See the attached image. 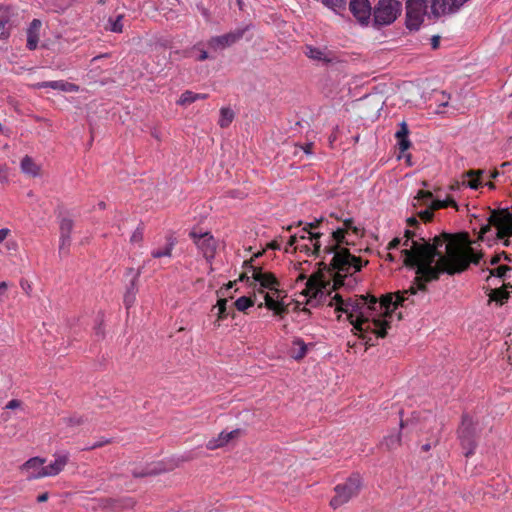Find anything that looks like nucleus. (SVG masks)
Here are the masks:
<instances>
[{"label": "nucleus", "mask_w": 512, "mask_h": 512, "mask_svg": "<svg viewBox=\"0 0 512 512\" xmlns=\"http://www.w3.org/2000/svg\"><path fill=\"white\" fill-rule=\"evenodd\" d=\"M164 471H166L164 466L161 463H157L155 465H147L141 469L135 468L132 470V475L135 478H141L147 476H155Z\"/></svg>", "instance_id": "24"}, {"label": "nucleus", "mask_w": 512, "mask_h": 512, "mask_svg": "<svg viewBox=\"0 0 512 512\" xmlns=\"http://www.w3.org/2000/svg\"><path fill=\"white\" fill-rule=\"evenodd\" d=\"M310 147H311V144H309V145L304 149V151H305L306 153H310V151H309Z\"/></svg>", "instance_id": "63"}, {"label": "nucleus", "mask_w": 512, "mask_h": 512, "mask_svg": "<svg viewBox=\"0 0 512 512\" xmlns=\"http://www.w3.org/2000/svg\"><path fill=\"white\" fill-rule=\"evenodd\" d=\"M244 264L247 266V272H251L252 275L248 276L247 273H244L240 275L239 280L249 282L252 279L253 283L259 286L258 293L254 292L252 296H241L232 303H229L226 299L219 300V318H227L229 316L235 318L234 308L244 312L249 307L255 305L259 308L264 305L267 309L273 311L274 315H280L284 308L283 304L279 301L278 283L275 277L270 273L263 272L260 268L253 266L247 261Z\"/></svg>", "instance_id": "3"}, {"label": "nucleus", "mask_w": 512, "mask_h": 512, "mask_svg": "<svg viewBox=\"0 0 512 512\" xmlns=\"http://www.w3.org/2000/svg\"><path fill=\"white\" fill-rule=\"evenodd\" d=\"M70 244H71V236H60V239H59V254H60V256H65L68 254Z\"/></svg>", "instance_id": "33"}, {"label": "nucleus", "mask_w": 512, "mask_h": 512, "mask_svg": "<svg viewBox=\"0 0 512 512\" xmlns=\"http://www.w3.org/2000/svg\"><path fill=\"white\" fill-rule=\"evenodd\" d=\"M424 204L427 206V208L419 212V217L423 221L429 222V221H431L433 219V211L434 210L429 207L428 203H424Z\"/></svg>", "instance_id": "39"}, {"label": "nucleus", "mask_w": 512, "mask_h": 512, "mask_svg": "<svg viewBox=\"0 0 512 512\" xmlns=\"http://www.w3.org/2000/svg\"><path fill=\"white\" fill-rule=\"evenodd\" d=\"M417 198L423 201V203H428L429 207L432 208L434 211L438 209H444L447 207H453L457 211L459 210V205L450 196H447L445 199H434L430 191L419 190L417 193Z\"/></svg>", "instance_id": "14"}, {"label": "nucleus", "mask_w": 512, "mask_h": 512, "mask_svg": "<svg viewBox=\"0 0 512 512\" xmlns=\"http://www.w3.org/2000/svg\"><path fill=\"white\" fill-rule=\"evenodd\" d=\"M434 16L457 12L468 0H426Z\"/></svg>", "instance_id": "13"}, {"label": "nucleus", "mask_w": 512, "mask_h": 512, "mask_svg": "<svg viewBox=\"0 0 512 512\" xmlns=\"http://www.w3.org/2000/svg\"><path fill=\"white\" fill-rule=\"evenodd\" d=\"M249 29H250V25H246L244 27L237 28L234 31H230L226 34L211 37L207 43L208 47L215 51L223 50L227 47H230L233 44H235L236 42H238L243 37L245 32L248 31Z\"/></svg>", "instance_id": "11"}, {"label": "nucleus", "mask_w": 512, "mask_h": 512, "mask_svg": "<svg viewBox=\"0 0 512 512\" xmlns=\"http://www.w3.org/2000/svg\"><path fill=\"white\" fill-rule=\"evenodd\" d=\"M207 58H208V53H207V51H205V50H200V53H199V55L197 56V58H196V59H197L198 61H204V60H206Z\"/></svg>", "instance_id": "53"}, {"label": "nucleus", "mask_w": 512, "mask_h": 512, "mask_svg": "<svg viewBox=\"0 0 512 512\" xmlns=\"http://www.w3.org/2000/svg\"><path fill=\"white\" fill-rule=\"evenodd\" d=\"M483 173V170H470L466 172L464 176L468 177L469 180H463L462 185L473 190H478L483 185L481 181V176Z\"/></svg>", "instance_id": "25"}, {"label": "nucleus", "mask_w": 512, "mask_h": 512, "mask_svg": "<svg viewBox=\"0 0 512 512\" xmlns=\"http://www.w3.org/2000/svg\"><path fill=\"white\" fill-rule=\"evenodd\" d=\"M197 9L207 21L210 19V12L203 4H197Z\"/></svg>", "instance_id": "46"}, {"label": "nucleus", "mask_w": 512, "mask_h": 512, "mask_svg": "<svg viewBox=\"0 0 512 512\" xmlns=\"http://www.w3.org/2000/svg\"><path fill=\"white\" fill-rule=\"evenodd\" d=\"M360 229L354 225L352 218H346L343 220V227L337 228L332 232V239L337 245L341 244H352L355 238L359 237Z\"/></svg>", "instance_id": "12"}, {"label": "nucleus", "mask_w": 512, "mask_h": 512, "mask_svg": "<svg viewBox=\"0 0 512 512\" xmlns=\"http://www.w3.org/2000/svg\"><path fill=\"white\" fill-rule=\"evenodd\" d=\"M362 486V479L358 473H353L344 483L338 484L335 490V496L331 499L330 505L337 508L347 503L352 497L358 495Z\"/></svg>", "instance_id": "5"}, {"label": "nucleus", "mask_w": 512, "mask_h": 512, "mask_svg": "<svg viewBox=\"0 0 512 512\" xmlns=\"http://www.w3.org/2000/svg\"><path fill=\"white\" fill-rule=\"evenodd\" d=\"M21 404H22V402L20 400L12 399L7 403L6 408L7 409H16V408L20 407Z\"/></svg>", "instance_id": "48"}, {"label": "nucleus", "mask_w": 512, "mask_h": 512, "mask_svg": "<svg viewBox=\"0 0 512 512\" xmlns=\"http://www.w3.org/2000/svg\"><path fill=\"white\" fill-rule=\"evenodd\" d=\"M20 166L24 174H27L32 177H36L39 175L40 167L34 162V160L30 156H25L21 160Z\"/></svg>", "instance_id": "28"}, {"label": "nucleus", "mask_w": 512, "mask_h": 512, "mask_svg": "<svg viewBox=\"0 0 512 512\" xmlns=\"http://www.w3.org/2000/svg\"><path fill=\"white\" fill-rule=\"evenodd\" d=\"M349 8L361 25H368L372 10L368 0H350Z\"/></svg>", "instance_id": "15"}, {"label": "nucleus", "mask_w": 512, "mask_h": 512, "mask_svg": "<svg viewBox=\"0 0 512 512\" xmlns=\"http://www.w3.org/2000/svg\"><path fill=\"white\" fill-rule=\"evenodd\" d=\"M41 25H42V23L39 19H33L29 25L27 33L39 34V29H40Z\"/></svg>", "instance_id": "42"}, {"label": "nucleus", "mask_w": 512, "mask_h": 512, "mask_svg": "<svg viewBox=\"0 0 512 512\" xmlns=\"http://www.w3.org/2000/svg\"><path fill=\"white\" fill-rule=\"evenodd\" d=\"M297 238H298V235H297V234L291 235V236H290V244H291V245L296 244V242H297Z\"/></svg>", "instance_id": "56"}, {"label": "nucleus", "mask_w": 512, "mask_h": 512, "mask_svg": "<svg viewBox=\"0 0 512 512\" xmlns=\"http://www.w3.org/2000/svg\"><path fill=\"white\" fill-rule=\"evenodd\" d=\"M208 97L207 94L204 93H195L190 90L184 91L180 98L177 101V104L180 106H187L191 103H194L197 100H204Z\"/></svg>", "instance_id": "27"}, {"label": "nucleus", "mask_w": 512, "mask_h": 512, "mask_svg": "<svg viewBox=\"0 0 512 512\" xmlns=\"http://www.w3.org/2000/svg\"><path fill=\"white\" fill-rule=\"evenodd\" d=\"M44 459H41L39 457H33V458H30L29 460H27L23 465H22V469L23 470H34L35 473H37L38 471L41 470L44 464ZM34 474V472L31 473V475Z\"/></svg>", "instance_id": "30"}, {"label": "nucleus", "mask_w": 512, "mask_h": 512, "mask_svg": "<svg viewBox=\"0 0 512 512\" xmlns=\"http://www.w3.org/2000/svg\"><path fill=\"white\" fill-rule=\"evenodd\" d=\"M397 316H398V320H401V319H402V317H403V316H402V312H401V311H399V312L397 313Z\"/></svg>", "instance_id": "62"}, {"label": "nucleus", "mask_w": 512, "mask_h": 512, "mask_svg": "<svg viewBox=\"0 0 512 512\" xmlns=\"http://www.w3.org/2000/svg\"><path fill=\"white\" fill-rule=\"evenodd\" d=\"M327 253H333L331 263L336 270L334 277L330 272L313 273L306 281L304 296L307 304L317 306L327 304L334 307L335 311L347 314L346 320H381L380 318L392 317L393 313L406 306L411 296L417 295V289L383 296L380 300L373 296H358L344 298L335 289H353L358 280L355 276L363 266L362 261L352 255L346 249L334 251L331 247H324Z\"/></svg>", "instance_id": "1"}, {"label": "nucleus", "mask_w": 512, "mask_h": 512, "mask_svg": "<svg viewBox=\"0 0 512 512\" xmlns=\"http://www.w3.org/2000/svg\"><path fill=\"white\" fill-rule=\"evenodd\" d=\"M427 4L425 0H408L406 3V25L410 30H417L424 21Z\"/></svg>", "instance_id": "9"}, {"label": "nucleus", "mask_w": 512, "mask_h": 512, "mask_svg": "<svg viewBox=\"0 0 512 512\" xmlns=\"http://www.w3.org/2000/svg\"><path fill=\"white\" fill-rule=\"evenodd\" d=\"M449 100H450V95L444 91H441L439 94H437L436 99H435L439 108L448 106Z\"/></svg>", "instance_id": "36"}, {"label": "nucleus", "mask_w": 512, "mask_h": 512, "mask_svg": "<svg viewBox=\"0 0 512 512\" xmlns=\"http://www.w3.org/2000/svg\"><path fill=\"white\" fill-rule=\"evenodd\" d=\"M28 87L33 90L50 88L53 90H58L66 93H77L80 90L78 85L64 80L43 81L34 84H29Z\"/></svg>", "instance_id": "17"}, {"label": "nucleus", "mask_w": 512, "mask_h": 512, "mask_svg": "<svg viewBox=\"0 0 512 512\" xmlns=\"http://www.w3.org/2000/svg\"><path fill=\"white\" fill-rule=\"evenodd\" d=\"M74 222L68 217H63L59 223L60 236H71Z\"/></svg>", "instance_id": "32"}, {"label": "nucleus", "mask_w": 512, "mask_h": 512, "mask_svg": "<svg viewBox=\"0 0 512 512\" xmlns=\"http://www.w3.org/2000/svg\"><path fill=\"white\" fill-rule=\"evenodd\" d=\"M304 54L311 60L325 64L331 63L335 59L333 53L326 47L320 48L306 45L304 47Z\"/></svg>", "instance_id": "18"}, {"label": "nucleus", "mask_w": 512, "mask_h": 512, "mask_svg": "<svg viewBox=\"0 0 512 512\" xmlns=\"http://www.w3.org/2000/svg\"><path fill=\"white\" fill-rule=\"evenodd\" d=\"M48 498H49L48 492H44V493H42V494L37 496L36 501L38 503H43V502H46L48 500Z\"/></svg>", "instance_id": "51"}, {"label": "nucleus", "mask_w": 512, "mask_h": 512, "mask_svg": "<svg viewBox=\"0 0 512 512\" xmlns=\"http://www.w3.org/2000/svg\"><path fill=\"white\" fill-rule=\"evenodd\" d=\"M490 224H487L481 228L479 239L484 241L487 234L492 232L490 225H493L496 229L495 234L498 239L503 242V245L507 244L506 236L512 235V213L508 210L503 211L500 214L492 215L489 218Z\"/></svg>", "instance_id": "4"}, {"label": "nucleus", "mask_w": 512, "mask_h": 512, "mask_svg": "<svg viewBox=\"0 0 512 512\" xmlns=\"http://www.w3.org/2000/svg\"><path fill=\"white\" fill-rule=\"evenodd\" d=\"M64 422L71 427L80 426L84 423V419L81 416H70L63 419Z\"/></svg>", "instance_id": "37"}, {"label": "nucleus", "mask_w": 512, "mask_h": 512, "mask_svg": "<svg viewBox=\"0 0 512 512\" xmlns=\"http://www.w3.org/2000/svg\"><path fill=\"white\" fill-rule=\"evenodd\" d=\"M237 434H239V430L236 429V430H233V431H230L228 433L226 432H221L219 435H218V438H214V439H211L208 441L206 447L207 449L209 450H215L219 447H222L224 446L225 444H227L231 439H233Z\"/></svg>", "instance_id": "23"}, {"label": "nucleus", "mask_w": 512, "mask_h": 512, "mask_svg": "<svg viewBox=\"0 0 512 512\" xmlns=\"http://www.w3.org/2000/svg\"><path fill=\"white\" fill-rule=\"evenodd\" d=\"M421 449H422V451H424V452H428V451L431 449V444H430V443L423 444V445L421 446Z\"/></svg>", "instance_id": "54"}, {"label": "nucleus", "mask_w": 512, "mask_h": 512, "mask_svg": "<svg viewBox=\"0 0 512 512\" xmlns=\"http://www.w3.org/2000/svg\"><path fill=\"white\" fill-rule=\"evenodd\" d=\"M102 323H99L96 327V332L99 333L101 331V325Z\"/></svg>", "instance_id": "61"}, {"label": "nucleus", "mask_w": 512, "mask_h": 512, "mask_svg": "<svg viewBox=\"0 0 512 512\" xmlns=\"http://www.w3.org/2000/svg\"><path fill=\"white\" fill-rule=\"evenodd\" d=\"M109 30L115 33H121L123 30L122 15H118L115 19L109 18Z\"/></svg>", "instance_id": "34"}, {"label": "nucleus", "mask_w": 512, "mask_h": 512, "mask_svg": "<svg viewBox=\"0 0 512 512\" xmlns=\"http://www.w3.org/2000/svg\"><path fill=\"white\" fill-rule=\"evenodd\" d=\"M105 57H108V54H101V55H98V56H95L92 58L91 62H96L97 60L101 59V58H105Z\"/></svg>", "instance_id": "55"}, {"label": "nucleus", "mask_w": 512, "mask_h": 512, "mask_svg": "<svg viewBox=\"0 0 512 512\" xmlns=\"http://www.w3.org/2000/svg\"><path fill=\"white\" fill-rule=\"evenodd\" d=\"M401 444V434L400 432L396 434H390L384 437L381 445L384 446L388 450L396 449Z\"/></svg>", "instance_id": "29"}, {"label": "nucleus", "mask_w": 512, "mask_h": 512, "mask_svg": "<svg viewBox=\"0 0 512 512\" xmlns=\"http://www.w3.org/2000/svg\"><path fill=\"white\" fill-rule=\"evenodd\" d=\"M11 20V10L7 6L0 7V39H6L9 36L7 25Z\"/></svg>", "instance_id": "26"}, {"label": "nucleus", "mask_w": 512, "mask_h": 512, "mask_svg": "<svg viewBox=\"0 0 512 512\" xmlns=\"http://www.w3.org/2000/svg\"><path fill=\"white\" fill-rule=\"evenodd\" d=\"M408 135H409L408 126H407L406 122L403 121L400 123L399 129L396 132L395 137L396 138H404V137H408Z\"/></svg>", "instance_id": "41"}, {"label": "nucleus", "mask_w": 512, "mask_h": 512, "mask_svg": "<svg viewBox=\"0 0 512 512\" xmlns=\"http://www.w3.org/2000/svg\"><path fill=\"white\" fill-rule=\"evenodd\" d=\"M20 286H21V289L23 290V292L26 295H30V293L32 291V286H31V283L28 280L22 279L20 281Z\"/></svg>", "instance_id": "45"}, {"label": "nucleus", "mask_w": 512, "mask_h": 512, "mask_svg": "<svg viewBox=\"0 0 512 512\" xmlns=\"http://www.w3.org/2000/svg\"><path fill=\"white\" fill-rule=\"evenodd\" d=\"M9 288V283L6 281L0 282V300L6 296L7 290Z\"/></svg>", "instance_id": "47"}, {"label": "nucleus", "mask_w": 512, "mask_h": 512, "mask_svg": "<svg viewBox=\"0 0 512 512\" xmlns=\"http://www.w3.org/2000/svg\"><path fill=\"white\" fill-rule=\"evenodd\" d=\"M133 505H134V502L131 499H128L127 503L122 504L121 506L122 507H128V506H133Z\"/></svg>", "instance_id": "57"}, {"label": "nucleus", "mask_w": 512, "mask_h": 512, "mask_svg": "<svg viewBox=\"0 0 512 512\" xmlns=\"http://www.w3.org/2000/svg\"><path fill=\"white\" fill-rule=\"evenodd\" d=\"M67 462H68L67 454L57 455L53 462H51L47 466L42 467L40 471L30 475L28 478L36 479V478H41V477H45V476H55V475L59 474L64 469Z\"/></svg>", "instance_id": "16"}, {"label": "nucleus", "mask_w": 512, "mask_h": 512, "mask_svg": "<svg viewBox=\"0 0 512 512\" xmlns=\"http://www.w3.org/2000/svg\"><path fill=\"white\" fill-rule=\"evenodd\" d=\"M322 3L334 11H337L345 8L346 0H322Z\"/></svg>", "instance_id": "35"}, {"label": "nucleus", "mask_w": 512, "mask_h": 512, "mask_svg": "<svg viewBox=\"0 0 512 512\" xmlns=\"http://www.w3.org/2000/svg\"><path fill=\"white\" fill-rule=\"evenodd\" d=\"M397 145L401 152H404L409 149L411 146V142L408 137L397 138Z\"/></svg>", "instance_id": "43"}, {"label": "nucleus", "mask_w": 512, "mask_h": 512, "mask_svg": "<svg viewBox=\"0 0 512 512\" xmlns=\"http://www.w3.org/2000/svg\"><path fill=\"white\" fill-rule=\"evenodd\" d=\"M177 241L173 235L166 236V242L163 247L155 248L151 251V256L154 259H159L163 257H171L172 251L176 245Z\"/></svg>", "instance_id": "22"}, {"label": "nucleus", "mask_w": 512, "mask_h": 512, "mask_svg": "<svg viewBox=\"0 0 512 512\" xmlns=\"http://www.w3.org/2000/svg\"><path fill=\"white\" fill-rule=\"evenodd\" d=\"M189 236L193 239L194 244L203 254V257L207 262L211 263L215 257L217 249L216 239L209 232L197 233L196 231H191Z\"/></svg>", "instance_id": "10"}, {"label": "nucleus", "mask_w": 512, "mask_h": 512, "mask_svg": "<svg viewBox=\"0 0 512 512\" xmlns=\"http://www.w3.org/2000/svg\"><path fill=\"white\" fill-rule=\"evenodd\" d=\"M485 185L488 186L490 189H494V187H495L492 182H488Z\"/></svg>", "instance_id": "59"}, {"label": "nucleus", "mask_w": 512, "mask_h": 512, "mask_svg": "<svg viewBox=\"0 0 512 512\" xmlns=\"http://www.w3.org/2000/svg\"><path fill=\"white\" fill-rule=\"evenodd\" d=\"M499 175V172L496 170L491 174L492 178H496Z\"/></svg>", "instance_id": "60"}, {"label": "nucleus", "mask_w": 512, "mask_h": 512, "mask_svg": "<svg viewBox=\"0 0 512 512\" xmlns=\"http://www.w3.org/2000/svg\"><path fill=\"white\" fill-rule=\"evenodd\" d=\"M458 438L465 456L472 455L477 447L476 425L468 414L462 415V421L458 428Z\"/></svg>", "instance_id": "8"}, {"label": "nucleus", "mask_w": 512, "mask_h": 512, "mask_svg": "<svg viewBox=\"0 0 512 512\" xmlns=\"http://www.w3.org/2000/svg\"><path fill=\"white\" fill-rule=\"evenodd\" d=\"M234 118V112L230 108H221L219 125L222 128L228 127Z\"/></svg>", "instance_id": "31"}, {"label": "nucleus", "mask_w": 512, "mask_h": 512, "mask_svg": "<svg viewBox=\"0 0 512 512\" xmlns=\"http://www.w3.org/2000/svg\"><path fill=\"white\" fill-rule=\"evenodd\" d=\"M39 42V34L27 33V48L29 50H35Z\"/></svg>", "instance_id": "38"}, {"label": "nucleus", "mask_w": 512, "mask_h": 512, "mask_svg": "<svg viewBox=\"0 0 512 512\" xmlns=\"http://www.w3.org/2000/svg\"><path fill=\"white\" fill-rule=\"evenodd\" d=\"M309 345L313 344H306L300 337H294L288 349V355L292 359L300 361L306 356Z\"/></svg>", "instance_id": "21"}, {"label": "nucleus", "mask_w": 512, "mask_h": 512, "mask_svg": "<svg viewBox=\"0 0 512 512\" xmlns=\"http://www.w3.org/2000/svg\"><path fill=\"white\" fill-rule=\"evenodd\" d=\"M143 234H144L143 228L137 227L130 237V242L131 243L141 242L143 240Z\"/></svg>", "instance_id": "40"}, {"label": "nucleus", "mask_w": 512, "mask_h": 512, "mask_svg": "<svg viewBox=\"0 0 512 512\" xmlns=\"http://www.w3.org/2000/svg\"><path fill=\"white\" fill-rule=\"evenodd\" d=\"M99 206H100L101 209L105 208V204L103 202L99 203Z\"/></svg>", "instance_id": "64"}, {"label": "nucleus", "mask_w": 512, "mask_h": 512, "mask_svg": "<svg viewBox=\"0 0 512 512\" xmlns=\"http://www.w3.org/2000/svg\"><path fill=\"white\" fill-rule=\"evenodd\" d=\"M109 443H111V439H103V440L93 443L91 446L84 448V450H94V449L100 448Z\"/></svg>", "instance_id": "44"}, {"label": "nucleus", "mask_w": 512, "mask_h": 512, "mask_svg": "<svg viewBox=\"0 0 512 512\" xmlns=\"http://www.w3.org/2000/svg\"><path fill=\"white\" fill-rule=\"evenodd\" d=\"M322 221L323 218H315L314 221L307 223V227L302 229V234L299 236L301 239L308 238L317 254L321 251V244L319 241L321 234L318 232H312L311 230L317 228Z\"/></svg>", "instance_id": "19"}, {"label": "nucleus", "mask_w": 512, "mask_h": 512, "mask_svg": "<svg viewBox=\"0 0 512 512\" xmlns=\"http://www.w3.org/2000/svg\"><path fill=\"white\" fill-rule=\"evenodd\" d=\"M354 329L361 333L360 337L365 341V345L374 346V340L385 338L387 330L390 328V322H350Z\"/></svg>", "instance_id": "6"}, {"label": "nucleus", "mask_w": 512, "mask_h": 512, "mask_svg": "<svg viewBox=\"0 0 512 512\" xmlns=\"http://www.w3.org/2000/svg\"><path fill=\"white\" fill-rule=\"evenodd\" d=\"M414 420H415V417L413 416L411 419H407V420H403L401 419L400 420V428L401 429H404L410 425H413L414 424Z\"/></svg>", "instance_id": "49"}, {"label": "nucleus", "mask_w": 512, "mask_h": 512, "mask_svg": "<svg viewBox=\"0 0 512 512\" xmlns=\"http://www.w3.org/2000/svg\"><path fill=\"white\" fill-rule=\"evenodd\" d=\"M106 502L112 505L114 503H118L119 501L114 499H107Z\"/></svg>", "instance_id": "58"}, {"label": "nucleus", "mask_w": 512, "mask_h": 512, "mask_svg": "<svg viewBox=\"0 0 512 512\" xmlns=\"http://www.w3.org/2000/svg\"><path fill=\"white\" fill-rule=\"evenodd\" d=\"M406 231L405 240L394 238L387 246L388 259L396 261L397 258L406 266L416 271L419 281L435 280L442 273L455 274L465 270L469 264H479L483 253L473 246L459 245L450 239L447 234L435 236L430 240L420 238L414 240Z\"/></svg>", "instance_id": "2"}, {"label": "nucleus", "mask_w": 512, "mask_h": 512, "mask_svg": "<svg viewBox=\"0 0 512 512\" xmlns=\"http://www.w3.org/2000/svg\"><path fill=\"white\" fill-rule=\"evenodd\" d=\"M10 234V230L8 228L0 229V243H2L7 236Z\"/></svg>", "instance_id": "50"}, {"label": "nucleus", "mask_w": 512, "mask_h": 512, "mask_svg": "<svg viewBox=\"0 0 512 512\" xmlns=\"http://www.w3.org/2000/svg\"><path fill=\"white\" fill-rule=\"evenodd\" d=\"M401 12V3L396 0H380L374 8L373 20L376 26L393 23Z\"/></svg>", "instance_id": "7"}, {"label": "nucleus", "mask_w": 512, "mask_h": 512, "mask_svg": "<svg viewBox=\"0 0 512 512\" xmlns=\"http://www.w3.org/2000/svg\"><path fill=\"white\" fill-rule=\"evenodd\" d=\"M440 37L435 35L431 38V45L433 49H437L439 47Z\"/></svg>", "instance_id": "52"}, {"label": "nucleus", "mask_w": 512, "mask_h": 512, "mask_svg": "<svg viewBox=\"0 0 512 512\" xmlns=\"http://www.w3.org/2000/svg\"><path fill=\"white\" fill-rule=\"evenodd\" d=\"M142 269H143V267H140L135 272L133 269H129V273L132 274V278L130 280L129 285L126 288V292L124 295V303L127 307L131 306L136 299V294L138 291L137 281H138L140 274L142 273Z\"/></svg>", "instance_id": "20"}]
</instances>
